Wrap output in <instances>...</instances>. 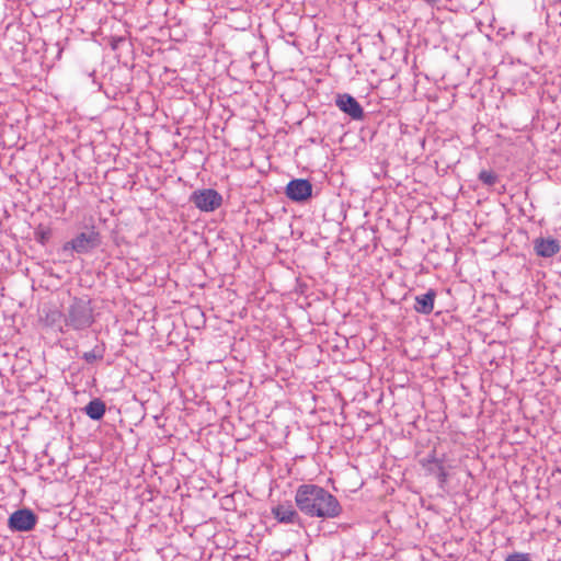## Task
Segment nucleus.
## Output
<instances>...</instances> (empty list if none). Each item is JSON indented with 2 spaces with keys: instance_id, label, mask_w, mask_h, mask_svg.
Returning <instances> with one entry per match:
<instances>
[{
  "instance_id": "1a4fd4ad",
  "label": "nucleus",
  "mask_w": 561,
  "mask_h": 561,
  "mask_svg": "<svg viewBox=\"0 0 561 561\" xmlns=\"http://www.w3.org/2000/svg\"><path fill=\"white\" fill-rule=\"evenodd\" d=\"M561 245L557 239L539 237L534 240V251L538 256L551 257L559 253Z\"/></svg>"
},
{
  "instance_id": "2eb2a0df",
  "label": "nucleus",
  "mask_w": 561,
  "mask_h": 561,
  "mask_svg": "<svg viewBox=\"0 0 561 561\" xmlns=\"http://www.w3.org/2000/svg\"><path fill=\"white\" fill-rule=\"evenodd\" d=\"M478 179L486 186H492L494 185L497 180H499V176L497 174L492 171V170H482L480 171L479 175H478Z\"/></svg>"
},
{
  "instance_id": "dca6fc26",
  "label": "nucleus",
  "mask_w": 561,
  "mask_h": 561,
  "mask_svg": "<svg viewBox=\"0 0 561 561\" xmlns=\"http://www.w3.org/2000/svg\"><path fill=\"white\" fill-rule=\"evenodd\" d=\"M504 561H531L528 553L515 552L506 557Z\"/></svg>"
},
{
  "instance_id": "6e6552de",
  "label": "nucleus",
  "mask_w": 561,
  "mask_h": 561,
  "mask_svg": "<svg viewBox=\"0 0 561 561\" xmlns=\"http://www.w3.org/2000/svg\"><path fill=\"white\" fill-rule=\"evenodd\" d=\"M337 107L350 115L353 119H362L364 117V111L360 104L355 98L350 94H340L336 98Z\"/></svg>"
},
{
  "instance_id": "ddd939ff",
  "label": "nucleus",
  "mask_w": 561,
  "mask_h": 561,
  "mask_svg": "<svg viewBox=\"0 0 561 561\" xmlns=\"http://www.w3.org/2000/svg\"><path fill=\"white\" fill-rule=\"evenodd\" d=\"M420 463L428 474L433 476H436V473L444 468L443 460L437 459L434 455H428L421 459Z\"/></svg>"
},
{
  "instance_id": "f8f14e48",
  "label": "nucleus",
  "mask_w": 561,
  "mask_h": 561,
  "mask_svg": "<svg viewBox=\"0 0 561 561\" xmlns=\"http://www.w3.org/2000/svg\"><path fill=\"white\" fill-rule=\"evenodd\" d=\"M105 411H106V407H105V403L99 399V398H95L93 400H91L85 407H84V412L85 414L93 421H99L101 420L104 414H105Z\"/></svg>"
},
{
  "instance_id": "0eeeda50",
  "label": "nucleus",
  "mask_w": 561,
  "mask_h": 561,
  "mask_svg": "<svg viewBox=\"0 0 561 561\" xmlns=\"http://www.w3.org/2000/svg\"><path fill=\"white\" fill-rule=\"evenodd\" d=\"M41 320L45 325L57 328L59 332L66 333L64 310H59L55 306H44L41 313Z\"/></svg>"
},
{
  "instance_id": "423d86ee",
  "label": "nucleus",
  "mask_w": 561,
  "mask_h": 561,
  "mask_svg": "<svg viewBox=\"0 0 561 561\" xmlns=\"http://www.w3.org/2000/svg\"><path fill=\"white\" fill-rule=\"evenodd\" d=\"M286 196L293 202H305L311 197L312 184L306 179H295L286 186Z\"/></svg>"
},
{
  "instance_id": "f3484780",
  "label": "nucleus",
  "mask_w": 561,
  "mask_h": 561,
  "mask_svg": "<svg viewBox=\"0 0 561 561\" xmlns=\"http://www.w3.org/2000/svg\"><path fill=\"white\" fill-rule=\"evenodd\" d=\"M435 477L438 480L439 484L443 486L446 483L448 477L445 467L440 469Z\"/></svg>"
},
{
  "instance_id": "20e7f679",
  "label": "nucleus",
  "mask_w": 561,
  "mask_h": 561,
  "mask_svg": "<svg viewBox=\"0 0 561 561\" xmlns=\"http://www.w3.org/2000/svg\"><path fill=\"white\" fill-rule=\"evenodd\" d=\"M190 201L202 211H214L222 204L221 195L213 190L205 188L192 193Z\"/></svg>"
},
{
  "instance_id": "9b49d317",
  "label": "nucleus",
  "mask_w": 561,
  "mask_h": 561,
  "mask_svg": "<svg viewBox=\"0 0 561 561\" xmlns=\"http://www.w3.org/2000/svg\"><path fill=\"white\" fill-rule=\"evenodd\" d=\"M436 293L434 289H430L426 294L415 297L414 309L416 312L422 314H430L434 309V300Z\"/></svg>"
},
{
  "instance_id": "f03ea898",
  "label": "nucleus",
  "mask_w": 561,
  "mask_h": 561,
  "mask_svg": "<svg viewBox=\"0 0 561 561\" xmlns=\"http://www.w3.org/2000/svg\"><path fill=\"white\" fill-rule=\"evenodd\" d=\"M65 327L75 331H84L95 321L94 310L88 297H72L64 309Z\"/></svg>"
},
{
  "instance_id": "4468645a",
  "label": "nucleus",
  "mask_w": 561,
  "mask_h": 561,
  "mask_svg": "<svg viewBox=\"0 0 561 561\" xmlns=\"http://www.w3.org/2000/svg\"><path fill=\"white\" fill-rule=\"evenodd\" d=\"M104 354H105V345H104V343H101V344L95 345L91 351L84 352L82 354V358L88 364H93L98 360H102L104 358Z\"/></svg>"
},
{
  "instance_id": "7ed1b4c3",
  "label": "nucleus",
  "mask_w": 561,
  "mask_h": 561,
  "mask_svg": "<svg viewBox=\"0 0 561 561\" xmlns=\"http://www.w3.org/2000/svg\"><path fill=\"white\" fill-rule=\"evenodd\" d=\"M101 244V236L93 228L89 231L80 232L73 239L66 242L61 252L67 257H72L73 253L85 254L94 249H96Z\"/></svg>"
},
{
  "instance_id": "a211bd4d",
  "label": "nucleus",
  "mask_w": 561,
  "mask_h": 561,
  "mask_svg": "<svg viewBox=\"0 0 561 561\" xmlns=\"http://www.w3.org/2000/svg\"><path fill=\"white\" fill-rule=\"evenodd\" d=\"M425 2H427L428 4H435L438 0H424Z\"/></svg>"
},
{
  "instance_id": "f257e3e1",
  "label": "nucleus",
  "mask_w": 561,
  "mask_h": 561,
  "mask_svg": "<svg viewBox=\"0 0 561 561\" xmlns=\"http://www.w3.org/2000/svg\"><path fill=\"white\" fill-rule=\"evenodd\" d=\"M295 503L298 510L309 517L335 518L342 513L337 499L317 484L299 485L296 490Z\"/></svg>"
},
{
  "instance_id": "9d476101",
  "label": "nucleus",
  "mask_w": 561,
  "mask_h": 561,
  "mask_svg": "<svg viewBox=\"0 0 561 561\" xmlns=\"http://www.w3.org/2000/svg\"><path fill=\"white\" fill-rule=\"evenodd\" d=\"M272 514L275 519L282 524H299L300 517L291 504H278L272 508Z\"/></svg>"
},
{
  "instance_id": "39448f33",
  "label": "nucleus",
  "mask_w": 561,
  "mask_h": 561,
  "mask_svg": "<svg viewBox=\"0 0 561 561\" xmlns=\"http://www.w3.org/2000/svg\"><path fill=\"white\" fill-rule=\"evenodd\" d=\"M37 523V516L28 508H21L13 512L8 526L12 531L25 533L32 530Z\"/></svg>"
}]
</instances>
